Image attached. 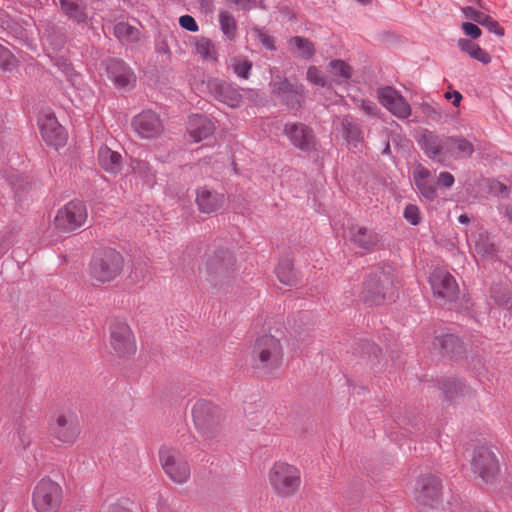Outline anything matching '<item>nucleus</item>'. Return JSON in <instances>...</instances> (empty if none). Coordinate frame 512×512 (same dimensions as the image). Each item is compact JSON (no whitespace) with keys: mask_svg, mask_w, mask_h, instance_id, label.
I'll use <instances>...</instances> for the list:
<instances>
[{"mask_svg":"<svg viewBox=\"0 0 512 512\" xmlns=\"http://www.w3.org/2000/svg\"><path fill=\"white\" fill-rule=\"evenodd\" d=\"M488 190L494 196L501 198L509 197V188L497 180H489L488 181Z\"/></svg>","mask_w":512,"mask_h":512,"instance_id":"nucleus-44","label":"nucleus"},{"mask_svg":"<svg viewBox=\"0 0 512 512\" xmlns=\"http://www.w3.org/2000/svg\"><path fill=\"white\" fill-rule=\"evenodd\" d=\"M458 221L462 224H467L469 223L470 219L469 217L466 215V214H461L459 217H458Z\"/></svg>","mask_w":512,"mask_h":512,"instance_id":"nucleus-58","label":"nucleus"},{"mask_svg":"<svg viewBox=\"0 0 512 512\" xmlns=\"http://www.w3.org/2000/svg\"><path fill=\"white\" fill-rule=\"evenodd\" d=\"M224 194L207 187H201L196 193V203L202 213L216 212L224 203Z\"/></svg>","mask_w":512,"mask_h":512,"instance_id":"nucleus-23","label":"nucleus"},{"mask_svg":"<svg viewBox=\"0 0 512 512\" xmlns=\"http://www.w3.org/2000/svg\"><path fill=\"white\" fill-rule=\"evenodd\" d=\"M110 346L119 357H129L136 352V341L130 326L115 320L110 327Z\"/></svg>","mask_w":512,"mask_h":512,"instance_id":"nucleus-12","label":"nucleus"},{"mask_svg":"<svg viewBox=\"0 0 512 512\" xmlns=\"http://www.w3.org/2000/svg\"><path fill=\"white\" fill-rule=\"evenodd\" d=\"M123 257L114 249H105L96 253L90 263L93 279L105 283L113 280L123 268Z\"/></svg>","mask_w":512,"mask_h":512,"instance_id":"nucleus-7","label":"nucleus"},{"mask_svg":"<svg viewBox=\"0 0 512 512\" xmlns=\"http://www.w3.org/2000/svg\"><path fill=\"white\" fill-rule=\"evenodd\" d=\"M290 45L297 48V55L303 59H310L314 54V46L311 41L303 37H293L289 40Z\"/></svg>","mask_w":512,"mask_h":512,"instance_id":"nucleus-38","label":"nucleus"},{"mask_svg":"<svg viewBox=\"0 0 512 512\" xmlns=\"http://www.w3.org/2000/svg\"><path fill=\"white\" fill-rule=\"evenodd\" d=\"M470 241L473 243L475 252L479 256L488 258L494 255V245L490 242L486 231L480 230L477 234L471 236Z\"/></svg>","mask_w":512,"mask_h":512,"instance_id":"nucleus-31","label":"nucleus"},{"mask_svg":"<svg viewBox=\"0 0 512 512\" xmlns=\"http://www.w3.org/2000/svg\"><path fill=\"white\" fill-rule=\"evenodd\" d=\"M472 470L484 482H493L500 471L499 460L492 448L479 446L475 448L471 460Z\"/></svg>","mask_w":512,"mask_h":512,"instance_id":"nucleus-9","label":"nucleus"},{"mask_svg":"<svg viewBox=\"0 0 512 512\" xmlns=\"http://www.w3.org/2000/svg\"><path fill=\"white\" fill-rule=\"evenodd\" d=\"M108 78L117 88L130 89L134 86L136 77L132 69L122 60L111 58L106 61Z\"/></svg>","mask_w":512,"mask_h":512,"instance_id":"nucleus-20","label":"nucleus"},{"mask_svg":"<svg viewBox=\"0 0 512 512\" xmlns=\"http://www.w3.org/2000/svg\"><path fill=\"white\" fill-rule=\"evenodd\" d=\"M413 184L421 197L434 201L437 196V187L431 171L420 163L414 165L412 170Z\"/></svg>","mask_w":512,"mask_h":512,"instance_id":"nucleus-22","label":"nucleus"},{"mask_svg":"<svg viewBox=\"0 0 512 512\" xmlns=\"http://www.w3.org/2000/svg\"><path fill=\"white\" fill-rule=\"evenodd\" d=\"M455 179L454 176L450 172H440L438 176V184L445 188H450L454 185Z\"/></svg>","mask_w":512,"mask_h":512,"instance_id":"nucleus-52","label":"nucleus"},{"mask_svg":"<svg viewBox=\"0 0 512 512\" xmlns=\"http://www.w3.org/2000/svg\"><path fill=\"white\" fill-rule=\"evenodd\" d=\"M418 144L424 154L434 162L448 166L452 159L468 158L474 153L473 144L464 137L437 135L423 131Z\"/></svg>","mask_w":512,"mask_h":512,"instance_id":"nucleus-1","label":"nucleus"},{"mask_svg":"<svg viewBox=\"0 0 512 512\" xmlns=\"http://www.w3.org/2000/svg\"><path fill=\"white\" fill-rule=\"evenodd\" d=\"M215 125L211 119L203 115H193L189 119L188 133L193 142H199L211 136Z\"/></svg>","mask_w":512,"mask_h":512,"instance_id":"nucleus-24","label":"nucleus"},{"mask_svg":"<svg viewBox=\"0 0 512 512\" xmlns=\"http://www.w3.org/2000/svg\"><path fill=\"white\" fill-rule=\"evenodd\" d=\"M8 249V245H5V246H0V255L4 254L5 251Z\"/></svg>","mask_w":512,"mask_h":512,"instance_id":"nucleus-59","label":"nucleus"},{"mask_svg":"<svg viewBox=\"0 0 512 512\" xmlns=\"http://www.w3.org/2000/svg\"><path fill=\"white\" fill-rule=\"evenodd\" d=\"M358 2H360L361 4H369L372 0H357Z\"/></svg>","mask_w":512,"mask_h":512,"instance_id":"nucleus-60","label":"nucleus"},{"mask_svg":"<svg viewBox=\"0 0 512 512\" xmlns=\"http://www.w3.org/2000/svg\"><path fill=\"white\" fill-rule=\"evenodd\" d=\"M251 70L252 63L248 60H239L233 64V71L240 78L248 79L250 77Z\"/></svg>","mask_w":512,"mask_h":512,"instance_id":"nucleus-46","label":"nucleus"},{"mask_svg":"<svg viewBox=\"0 0 512 512\" xmlns=\"http://www.w3.org/2000/svg\"><path fill=\"white\" fill-rule=\"evenodd\" d=\"M377 95L379 102L397 118L406 119L411 116L410 104L396 89L386 86L380 88Z\"/></svg>","mask_w":512,"mask_h":512,"instance_id":"nucleus-17","label":"nucleus"},{"mask_svg":"<svg viewBox=\"0 0 512 512\" xmlns=\"http://www.w3.org/2000/svg\"><path fill=\"white\" fill-rule=\"evenodd\" d=\"M395 293L394 275L391 267L373 272L364 282L362 299L370 305H380L391 300Z\"/></svg>","mask_w":512,"mask_h":512,"instance_id":"nucleus-4","label":"nucleus"},{"mask_svg":"<svg viewBox=\"0 0 512 512\" xmlns=\"http://www.w3.org/2000/svg\"><path fill=\"white\" fill-rule=\"evenodd\" d=\"M461 28H462L464 34L466 36L471 37L472 39H477L482 34L480 28L476 24L471 23V22H464L462 24Z\"/></svg>","mask_w":512,"mask_h":512,"instance_id":"nucleus-50","label":"nucleus"},{"mask_svg":"<svg viewBox=\"0 0 512 512\" xmlns=\"http://www.w3.org/2000/svg\"><path fill=\"white\" fill-rule=\"evenodd\" d=\"M272 93L292 109L299 108L303 98L302 86L291 84L279 75L270 82Z\"/></svg>","mask_w":512,"mask_h":512,"instance_id":"nucleus-18","label":"nucleus"},{"mask_svg":"<svg viewBox=\"0 0 512 512\" xmlns=\"http://www.w3.org/2000/svg\"><path fill=\"white\" fill-rule=\"evenodd\" d=\"M389 151H390V147H389V144H387L383 152L389 153Z\"/></svg>","mask_w":512,"mask_h":512,"instance_id":"nucleus-61","label":"nucleus"},{"mask_svg":"<svg viewBox=\"0 0 512 512\" xmlns=\"http://www.w3.org/2000/svg\"><path fill=\"white\" fill-rule=\"evenodd\" d=\"M17 59L8 48L0 43V69L12 71L17 66Z\"/></svg>","mask_w":512,"mask_h":512,"instance_id":"nucleus-41","label":"nucleus"},{"mask_svg":"<svg viewBox=\"0 0 512 512\" xmlns=\"http://www.w3.org/2000/svg\"><path fill=\"white\" fill-rule=\"evenodd\" d=\"M350 240L358 247L368 250L378 243L379 236L374 230L355 225L350 228Z\"/></svg>","mask_w":512,"mask_h":512,"instance_id":"nucleus-26","label":"nucleus"},{"mask_svg":"<svg viewBox=\"0 0 512 512\" xmlns=\"http://www.w3.org/2000/svg\"><path fill=\"white\" fill-rule=\"evenodd\" d=\"M342 135L348 145L358 148L362 143L361 129L352 118L346 116L340 120Z\"/></svg>","mask_w":512,"mask_h":512,"instance_id":"nucleus-30","label":"nucleus"},{"mask_svg":"<svg viewBox=\"0 0 512 512\" xmlns=\"http://www.w3.org/2000/svg\"><path fill=\"white\" fill-rule=\"evenodd\" d=\"M461 51L467 53L471 58L483 63L488 64L491 62L490 55L483 50L478 44L471 40L461 38L457 42Z\"/></svg>","mask_w":512,"mask_h":512,"instance_id":"nucleus-32","label":"nucleus"},{"mask_svg":"<svg viewBox=\"0 0 512 512\" xmlns=\"http://www.w3.org/2000/svg\"><path fill=\"white\" fill-rule=\"evenodd\" d=\"M492 297L495 302L502 307L512 308V293L509 290L498 291L496 289L492 290Z\"/></svg>","mask_w":512,"mask_h":512,"instance_id":"nucleus-43","label":"nucleus"},{"mask_svg":"<svg viewBox=\"0 0 512 512\" xmlns=\"http://www.w3.org/2000/svg\"><path fill=\"white\" fill-rule=\"evenodd\" d=\"M56 65L58 66V68L61 71H63L64 69H66L68 67V65H70V63L66 59L58 58L56 60Z\"/></svg>","mask_w":512,"mask_h":512,"instance_id":"nucleus-57","label":"nucleus"},{"mask_svg":"<svg viewBox=\"0 0 512 512\" xmlns=\"http://www.w3.org/2000/svg\"><path fill=\"white\" fill-rule=\"evenodd\" d=\"M228 4L236 6L243 11H250L258 7V0H226Z\"/></svg>","mask_w":512,"mask_h":512,"instance_id":"nucleus-47","label":"nucleus"},{"mask_svg":"<svg viewBox=\"0 0 512 512\" xmlns=\"http://www.w3.org/2000/svg\"><path fill=\"white\" fill-rule=\"evenodd\" d=\"M38 126L42 138L48 145L57 149L66 143L67 133L53 113H41L38 118Z\"/></svg>","mask_w":512,"mask_h":512,"instance_id":"nucleus-15","label":"nucleus"},{"mask_svg":"<svg viewBox=\"0 0 512 512\" xmlns=\"http://www.w3.org/2000/svg\"><path fill=\"white\" fill-rule=\"evenodd\" d=\"M48 430L53 439L73 445L81 433L79 417L71 409L59 411L49 421Z\"/></svg>","mask_w":512,"mask_h":512,"instance_id":"nucleus-6","label":"nucleus"},{"mask_svg":"<svg viewBox=\"0 0 512 512\" xmlns=\"http://www.w3.org/2000/svg\"><path fill=\"white\" fill-rule=\"evenodd\" d=\"M107 512H132L129 508L121 505V504H113L111 505Z\"/></svg>","mask_w":512,"mask_h":512,"instance_id":"nucleus-55","label":"nucleus"},{"mask_svg":"<svg viewBox=\"0 0 512 512\" xmlns=\"http://www.w3.org/2000/svg\"><path fill=\"white\" fill-rule=\"evenodd\" d=\"M462 12L467 18L482 25L488 29L489 32L494 33L499 37L504 35V29L491 16L484 14L483 12L476 10L471 6L463 7Z\"/></svg>","mask_w":512,"mask_h":512,"instance_id":"nucleus-25","label":"nucleus"},{"mask_svg":"<svg viewBox=\"0 0 512 512\" xmlns=\"http://www.w3.org/2000/svg\"><path fill=\"white\" fill-rule=\"evenodd\" d=\"M31 502L36 512H58L63 502V489L58 482L44 477L34 486Z\"/></svg>","mask_w":512,"mask_h":512,"instance_id":"nucleus-5","label":"nucleus"},{"mask_svg":"<svg viewBox=\"0 0 512 512\" xmlns=\"http://www.w3.org/2000/svg\"><path fill=\"white\" fill-rule=\"evenodd\" d=\"M159 457L164 472L173 482L182 484L189 479L190 466L178 450L162 447Z\"/></svg>","mask_w":512,"mask_h":512,"instance_id":"nucleus-8","label":"nucleus"},{"mask_svg":"<svg viewBox=\"0 0 512 512\" xmlns=\"http://www.w3.org/2000/svg\"><path fill=\"white\" fill-rule=\"evenodd\" d=\"M61 11L73 22L84 24L88 22V14L86 5L79 3L77 0H59Z\"/></svg>","mask_w":512,"mask_h":512,"instance_id":"nucleus-27","label":"nucleus"},{"mask_svg":"<svg viewBox=\"0 0 512 512\" xmlns=\"http://www.w3.org/2000/svg\"><path fill=\"white\" fill-rule=\"evenodd\" d=\"M179 25L190 32H197L199 30L198 24L195 19L190 15H183L179 18Z\"/></svg>","mask_w":512,"mask_h":512,"instance_id":"nucleus-49","label":"nucleus"},{"mask_svg":"<svg viewBox=\"0 0 512 512\" xmlns=\"http://www.w3.org/2000/svg\"><path fill=\"white\" fill-rule=\"evenodd\" d=\"M98 159L101 167L109 173H117L122 167V156L107 146H102L98 151Z\"/></svg>","mask_w":512,"mask_h":512,"instance_id":"nucleus-28","label":"nucleus"},{"mask_svg":"<svg viewBox=\"0 0 512 512\" xmlns=\"http://www.w3.org/2000/svg\"><path fill=\"white\" fill-rule=\"evenodd\" d=\"M501 213L512 222V205H503L500 207Z\"/></svg>","mask_w":512,"mask_h":512,"instance_id":"nucleus-56","label":"nucleus"},{"mask_svg":"<svg viewBox=\"0 0 512 512\" xmlns=\"http://www.w3.org/2000/svg\"><path fill=\"white\" fill-rule=\"evenodd\" d=\"M441 481L433 475L419 477L416 482L414 498L421 507L437 508L441 502Z\"/></svg>","mask_w":512,"mask_h":512,"instance_id":"nucleus-13","label":"nucleus"},{"mask_svg":"<svg viewBox=\"0 0 512 512\" xmlns=\"http://www.w3.org/2000/svg\"><path fill=\"white\" fill-rule=\"evenodd\" d=\"M192 416L197 430L205 437H212L220 421L219 408L210 401L200 399L192 408Z\"/></svg>","mask_w":512,"mask_h":512,"instance_id":"nucleus-10","label":"nucleus"},{"mask_svg":"<svg viewBox=\"0 0 512 512\" xmlns=\"http://www.w3.org/2000/svg\"><path fill=\"white\" fill-rule=\"evenodd\" d=\"M87 219V209L81 201H70L57 211L55 226L59 231L71 232L82 225Z\"/></svg>","mask_w":512,"mask_h":512,"instance_id":"nucleus-11","label":"nucleus"},{"mask_svg":"<svg viewBox=\"0 0 512 512\" xmlns=\"http://www.w3.org/2000/svg\"><path fill=\"white\" fill-rule=\"evenodd\" d=\"M196 53L206 62L216 63L218 60L217 51L214 43L206 38L202 37L197 40L195 44Z\"/></svg>","mask_w":512,"mask_h":512,"instance_id":"nucleus-35","label":"nucleus"},{"mask_svg":"<svg viewBox=\"0 0 512 512\" xmlns=\"http://www.w3.org/2000/svg\"><path fill=\"white\" fill-rule=\"evenodd\" d=\"M360 108L365 114H367L369 116H373V117H376L379 112L377 105L373 101H370V100H362L361 104H360Z\"/></svg>","mask_w":512,"mask_h":512,"instance_id":"nucleus-51","label":"nucleus"},{"mask_svg":"<svg viewBox=\"0 0 512 512\" xmlns=\"http://www.w3.org/2000/svg\"><path fill=\"white\" fill-rule=\"evenodd\" d=\"M433 294L446 301H453L457 298L459 288L455 278L446 270L437 268L429 277Z\"/></svg>","mask_w":512,"mask_h":512,"instance_id":"nucleus-16","label":"nucleus"},{"mask_svg":"<svg viewBox=\"0 0 512 512\" xmlns=\"http://www.w3.org/2000/svg\"><path fill=\"white\" fill-rule=\"evenodd\" d=\"M278 280L287 286H296L299 282L296 271L289 259H283L275 269Z\"/></svg>","mask_w":512,"mask_h":512,"instance_id":"nucleus-33","label":"nucleus"},{"mask_svg":"<svg viewBox=\"0 0 512 512\" xmlns=\"http://www.w3.org/2000/svg\"><path fill=\"white\" fill-rule=\"evenodd\" d=\"M255 36L259 40V42L268 50H275V45L272 37L267 35L259 28L254 29Z\"/></svg>","mask_w":512,"mask_h":512,"instance_id":"nucleus-48","label":"nucleus"},{"mask_svg":"<svg viewBox=\"0 0 512 512\" xmlns=\"http://www.w3.org/2000/svg\"><path fill=\"white\" fill-rule=\"evenodd\" d=\"M333 82L337 84L347 83L352 76V68L343 60H332L329 63Z\"/></svg>","mask_w":512,"mask_h":512,"instance_id":"nucleus-34","label":"nucleus"},{"mask_svg":"<svg viewBox=\"0 0 512 512\" xmlns=\"http://www.w3.org/2000/svg\"><path fill=\"white\" fill-rule=\"evenodd\" d=\"M202 92L205 90L218 101L231 108H237L242 103V94L240 89L218 78H209L202 81Z\"/></svg>","mask_w":512,"mask_h":512,"instance_id":"nucleus-14","label":"nucleus"},{"mask_svg":"<svg viewBox=\"0 0 512 512\" xmlns=\"http://www.w3.org/2000/svg\"><path fill=\"white\" fill-rule=\"evenodd\" d=\"M283 132L294 147L302 151H311L315 149V137L313 131L305 124L286 123Z\"/></svg>","mask_w":512,"mask_h":512,"instance_id":"nucleus-21","label":"nucleus"},{"mask_svg":"<svg viewBox=\"0 0 512 512\" xmlns=\"http://www.w3.org/2000/svg\"><path fill=\"white\" fill-rule=\"evenodd\" d=\"M134 131L144 139L159 136L163 131L160 117L151 110H146L135 116L132 120Z\"/></svg>","mask_w":512,"mask_h":512,"instance_id":"nucleus-19","label":"nucleus"},{"mask_svg":"<svg viewBox=\"0 0 512 512\" xmlns=\"http://www.w3.org/2000/svg\"><path fill=\"white\" fill-rule=\"evenodd\" d=\"M441 390L448 400H455L458 396H463L466 390L465 385L458 379H449L441 383Z\"/></svg>","mask_w":512,"mask_h":512,"instance_id":"nucleus-37","label":"nucleus"},{"mask_svg":"<svg viewBox=\"0 0 512 512\" xmlns=\"http://www.w3.org/2000/svg\"><path fill=\"white\" fill-rule=\"evenodd\" d=\"M268 480L277 496L289 498L295 495L301 486V472L292 464L277 461L269 469Z\"/></svg>","mask_w":512,"mask_h":512,"instance_id":"nucleus-3","label":"nucleus"},{"mask_svg":"<svg viewBox=\"0 0 512 512\" xmlns=\"http://www.w3.org/2000/svg\"><path fill=\"white\" fill-rule=\"evenodd\" d=\"M219 25L225 37L232 41L237 36V23L234 16L228 11H221L218 15Z\"/></svg>","mask_w":512,"mask_h":512,"instance_id":"nucleus-36","label":"nucleus"},{"mask_svg":"<svg viewBox=\"0 0 512 512\" xmlns=\"http://www.w3.org/2000/svg\"><path fill=\"white\" fill-rule=\"evenodd\" d=\"M307 80L316 86L320 87H330L331 82L329 81L324 74L321 72L319 68L316 66H311L307 70Z\"/></svg>","mask_w":512,"mask_h":512,"instance_id":"nucleus-40","label":"nucleus"},{"mask_svg":"<svg viewBox=\"0 0 512 512\" xmlns=\"http://www.w3.org/2000/svg\"><path fill=\"white\" fill-rule=\"evenodd\" d=\"M437 342L445 354L458 353L462 348L460 339L452 334L443 335L441 339H437Z\"/></svg>","mask_w":512,"mask_h":512,"instance_id":"nucleus-39","label":"nucleus"},{"mask_svg":"<svg viewBox=\"0 0 512 512\" xmlns=\"http://www.w3.org/2000/svg\"><path fill=\"white\" fill-rule=\"evenodd\" d=\"M445 98L447 100H452V104L455 106V107H458L461 100H462V95L460 92L458 91H448L445 93Z\"/></svg>","mask_w":512,"mask_h":512,"instance_id":"nucleus-54","label":"nucleus"},{"mask_svg":"<svg viewBox=\"0 0 512 512\" xmlns=\"http://www.w3.org/2000/svg\"><path fill=\"white\" fill-rule=\"evenodd\" d=\"M62 72L73 85L78 83L80 75L74 70L71 64Z\"/></svg>","mask_w":512,"mask_h":512,"instance_id":"nucleus-53","label":"nucleus"},{"mask_svg":"<svg viewBox=\"0 0 512 512\" xmlns=\"http://www.w3.org/2000/svg\"><path fill=\"white\" fill-rule=\"evenodd\" d=\"M404 219L413 226L419 225L422 221L420 209L415 204H408L403 212Z\"/></svg>","mask_w":512,"mask_h":512,"instance_id":"nucleus-42","label":"nucleus"},{"mask_svg":"<svg viewBox=\"0 0 512 512\" xmlns=\"http://www.w3.org/2000/svg\"><path fill=\"white\" fill-rule=\"evenodd\" d=\"M31 443V435L23 426H19L16 432L15 445L21 450H25Z\"/></svg>","mask_w":512,"mask_h":512,"instance_id":"nucleus-45","label":"nucleus"},{"mask_svg":"<svg viewBox=\"0 0 512 512\" xmlns=\"http://www.w3.org/2000/svg\"><path fill=\"white\" fill-rule=\"evenodd\" d=\"M115 37L126 46H134L141 38L140 30L126 22H119L114 26Z\"/></svg>","mask_w":512,"mask_h":512,"instance_id":"nucleus-29","label":"nucleus"},{"mask_svg":"<svg viewBox=\"0 0 512 512\" xmlns=\"http://www.w3.org/2000/svg\"><path fill=\"white\" fill-rule=\"evenodd\" d=\"M282 345L275 336L263 335L255 341L251 353V365L254 369L270 372L281 365Z\"/></svg>","mask_w":512,"mask_h":512,"instance_id":"nucleus-2","label":"nucleus"}]
</instances>
